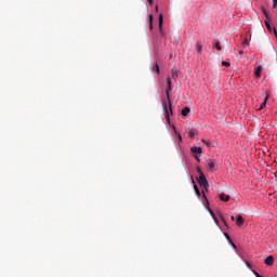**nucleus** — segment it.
I'll return each instance as SVG.
<instances>
[{
    "label": "nucleus",
    "instance_id": "11",
    "mask_svg": "<svg viewBox=\"0 0 277 277\" xmlns=\"http://www.w3.org/2000/svg\"><path fill=\"white\" fill-rule=\"evenodd\" d=\"M262 12L266 18V21H272V16H269V12L265 8H262Z\"/></svg>",
    "mask_w": 277,
    "mask_h": 277
},
{
    "label": "nucleus",
    "instance_id": "29",
    "mask_svg": "<svg viewBox=\"0 0 277 277\" xmlns=\"http://www.w3.org/2000/svg\"><path fill=\"white\" fill-rule=\"evenodd\" d=\"M225 237L228 241H230V236H228V234H225Z\"/></svg>",
    "mask_w": 277,
    "mask_h": 277
},
{
    "label": "nucleus",
    "instance_id": "22",
    "mask_svg": "<svg viewBox=\"0 0 277 277\" xmlns=\"http://www.w3.org/2000/svg\"><path fill=\"white\" fill-rule=\"evenodd\" d=\"M203 144H206V146H211V141H207V140H202Z\"/></svg>",
    "mask_w": 277,
    "mask_h": 277
},
{
    "label": "nucleus",
    "instance_id": "15",
    "mask_svg": "<svg viewBox=\"0 0 277 277\" xmlns=\"http://www.w3.org/2000/svg\"><path fill=\"white\" fill-rule=\"evenodd\" d=\"M269 21L271 19H265L264 23H265V27L268 29V31H272V24H269Z\"/></svg>",
    "mask_w": 277,
    "mask_h": 277
},
{
    "label": "nucleus",
    "instance_id": "32",
    "mask_svg": "<svg viewBox=\"0 0 277 277\" xmlns=\"http://www.w3.org/2000/svg\"><path fill=\"white\" fill-rule=\"evenodd\" d=\"M156 12H159V6L158 5H156Z\"/></svg>",
    "mask_w": 277,
    "mask_h": 277
},
{
    "label": "nucleus",
    "instance_id": "6",
    "mask_svg": "<svg viewBox=\"0 0 277 277\" xmlns=\"http://www.w3.org/2000/svg\"><path fill=\"white\" fill-rule=\"evenodd\" d=\"M190 150L194 153V155H202V147L193 146Z\"/></svg>",
    "mask_w": 277,
    "mask_h": 277
},
{
    "label": "nucleus",
    "instance_id": "34",
    "mask_svg": "<svg viewBox=\"0 0 277 277\" xmlns=\"http://www.w3.org/2000/svg\"><path fill=\"white\" fill-rule=\"evenodd\" d=\"M230 220H232L233 222H235V216H232Z\"/></svg>",
    "mask_w": 277,
    "mask_h": 277
},
{
    "label": "nucleus",
    "instance_id": "12",
    "mask_svg": "<svg viewBox=\"0 0 277 277\" xmlns=\"http://www.w3.org/2000/svg\"><path fill=\"white\" fill-rule=\"evenodd\" d=\"M267 96L264 98V102L259 107V111H263V108L267 107Z\"/></svg>",
    "mask_w": 277,
    "mask_h": 277
},
{
    "label": "nucleus",
    "instance_id": "9",
    "mask_svg": "<svg viewBox=\"0 0 277 277\" xmlns=\"http://www.w3.org/2000/svg\"><path fill=\"white\" fill-rule=\"evenodd\" d=\"M263 71V66H258L255 69H254V76L256 78L261 77V72Z\"/></svg>",
    "mask_w": 277,
    "mask_h": 277
},
{
    "label": "nucleus",
    "instance_id": "18",
    "mask_svg": "<svg viewBox=\"0 0 277 277\" xmlns=\"http://www.w3.org/2000/svg\"><path fill=\"white\" fill-rule=\"evenodd\" d=\"M188 135H189V137H192V138L196 137V130L192 129V130L188 132Z\"/></svg>",
    "mask_w": 277,
    "mask_h": 277
},
{
    "label": "nucleus",
    "instance_id": "8",
    "mask_svg": "<svg viewBox=\"0 0 277 277\" xmlns=\"http://www.w3.org/2000/svg\"><path fill=\"white\" fill-rule=\"evenodd\" d=\"M243 216H241V215H237V219H236V226H239V227H241V226H243Z\"/></svg>",
    "mask_w": 277,
    "mask_h": 277
},
{
    "label": "nucleus",
    "instance_id": "4",
    "mask_svg": "<svg viewBox=\"0 0 277 277\" xmlns=\"http://www.w3.org/2000/svg\"><path fill=\"white\" fill-rule=\"evenodd\" d=\"M172 92V80L170 78H167V98H170V93Z\"/></svg>",
    "mask_w": 277,
    "mask_h": 277
},
{
    "label": "nucleus",
    "instance_id": "23",
    "mask_svg": "<svg viewBox=\"0 0 277 277\" xmlns=\"http://www.w3.org/2000/svg\"><path fill=\"white\" fill-rule=\"evenodd\" d=\"M197 172H198L199 176H202V174H205V173H202V170L200 169V167H197Z\"/></svg>",
    "mask_w": 277,
    "mask_h": 277
},
{
    "label": "nucleus",
    "instance_id": "16",
    "mask_svg": "<svg viewBox=\"0 0 277 277\" xmlns=\"http://www.w3.org/2000/svg\"><path fill=\"white\" fill-rule=\"evenodd\" d=\"M213 49H216V51H222V44H220V42H214Z\"/></svg>",
    "mask_w": 277,
    "mask_h": 277
},
{
    "label": "nucleus",
    "instance_id": "28",
    "mask_svg": "<svg viewBox=\"0 0 277 277\" xmlns=\"http://www.w3.org/2000/svg\"><path fill=\"white\" fill-rule=\"evenodd\" d=\"M196 161H198V163H200V158L198 156H195Z\"/></svg>",
    "mask_w": 277,
    "mask_h": 277
},
{
    "label": "nucleus",
    "instance_id": "10",
    "mask_svg": "<svg viewBox=\"0 0 277 277\" xmlns=\"http://www.w3.org/2000/svg\"><path fill=\"white\" fill-rule=\"evenodd\" d=\"M220 199H221L223 202H228V200H230V196H228V195L222 193V194L220 195Z\"/></svg>",
    "mask_w": 277,
    "mask_h": 277
},
{
    "label": "nucleus",
    "instance_id": "13",
    "mask_svg": "<svg viewBox=\"0 0 277 277\" xmlns=\"http://www.w3.org/2000/svg\"><path fill=\"white\" fill-rule=\"evenodd\" d=\"M151 71H153V72L156 71V72L159 75V72H160L159 64H154L153 67H151Z\"/></svg>",
    "mask_w": 277,
    "mask_h": 277
},
{
    "label": "nucleus",
    "instance_id": "20",
    "mask_svg": "<svg viewBox=\"0 0 277 277\" xmlns=\"http://www.w3.org/2000/svg\"><path fill=\"white\" fill-rule=\"evenodd\" d=\"M222 66H225L226 68H230V63L223 61Z\"/></svg>",
    "mask_w": 277,
    "mask_h": 277
},
{
    "label": "nucleus",
    "instance_id": "7",
    "mask_svg": "<svg viewBox=\"0 0 277 277\" xmlns=\"http://www.w3.org/2000/svg\"><path fill=\"white\" fill-rule=\"evenodd\" d=\"M265 265L272 266L274 265V258L273 255H268L265 260H264Z\"/></svg>",
    "mask_w": 277,
    "mask_h": 277
},
{
    "label": "nucleus",
    "instance_id": "17",
    "mask_svg": "<svg viewBox=\"0 0 277 277\" xmlns=\"http://www.w3.org/2000/svg\"><path fill=\"white\" fill-rule=\"evenodd\" d=\"M189 111H190L189 107H184L182 109V116H187L189 114Z\"/></svg>",
    "mask_w": 277,
    "mask_h": 277
},
{
    "label": "nucleus",
    "instance_id": "27",
    "mask_svg": "<svg viewBox=\"0 0 277 277\" xmlns=\"http://www.w3.org/2000/svg\"><path fill=\"white\" fill-rule=\"evenodd\" d=\"M177 138L180 142H183V136L180 133H177Z\"/></svg>",
    "mask_w": 277,
    "mask_h": 277
},
{
    "label": "nucleus",
    "instance_id": "19",
    "mask_svg": "<svg viewBox=\"0 0 277 277\" xmlns=\"http://www.w3.org/2000/svg\"><path fill=\"white\" fill-rule=\"evenodd\" d=\"M195 193L198 197H200V189L198 188L197 185L194 186Z\"/></svg>",
    "mask_w": 277,
    "mask_h": 277
},
{
    "label": "nucleus",
    "instance_id": "2",
    "mask_svg": "<svg viewBox=\"0 0 277 277\" xmlns=\"http://www.w3.org/2000/svg\"><path fill=\"white\" fill-rule=\"evenodd\" d=\"M199 185L206 189H209V182L207 181V177L205 176V174L199 175V179L197 180Z\"/></svg>",
    "mask_w": 277,
    "mask_h": 277
},
{
    "label": "nucleus",
    "instance_id": "24",
    "mask_svg": "<svg viewBox=\"0 0 277 277\" xmlns=\"http://www.w3.org/2000/svg\"><path fill=\"white\" fill-rule=\"evenodd\" d=\"M246 265H247L248 269H252V263L246 262Z\"/></svg>",
    "mask_w": 277,
    "mask_h": 277
},
{
    "label": "nucleus",
    "instance_id": "1",
    "mask_svg": "<svg viewBox=\"0 0 277 277\" xmlns=\"http://www.w3.org/2000/svg\"><path fill=\"white\" fill-rule=\"evenodd\" d=\"M162 109L163 115L166 117L167 122H170V116H172L174 113L172 110V98L169 97L167 101L162 102Z\"/></svg>",
    "mask_w": 277,
    "mask_h": 277
},
{
    "label": "nucleus",
    "instance_id": "25",
    "mask_svg": "<svg viewBox=\"0 0 277 277\" xmlns=\"http://www.w3.org/2000/svg\"><path fill=\"white\" fill-rule=\"evenodd\" d=\"M176 77H179V76L176 75V72H174V69H172V78L176 79Z\"/></svg>",
    "mask_w": 277,
    "mask_h": 277
},
{
    "label": "nucleus",
    "instance_id": "31",
    "mask_svg": "<svg viewBox=\"0 0 277 277\" xmlns=\"http://www.w3.org/2000/svg\"><path fill=\"white\" fill-rule=\"evenodd\" d=\"M274 34H275V36H276V38H277V31H276V28H274Z\"/></svg>",
    "mask_w": 277,
    "mask_h": 277
},
{
    "label": "nucleus",
    "instance_id": "21",
    "mask_svg": "<svg viewBox=\"0 0 277 277\" xmlns=\"http://www.w3.org/2000/svg\"><path fill=\"white\" fill-rule=\"evenodd\" d=\"M149 29H153V15H149Z\"/></svg>",
    "mask_w": 277,
    "mask_h": 277
},
{
    "label": "nucleus",
    "instance_id": "30",
    "mask_svg": "<svg viewBox=\"0 0 277 277\" xmlns=\"http://www.w3.org/2000/svg\"><path fill=\"white\" fill-rule=\"evenodd\" d=\"M147 2L149 3V5H153V0H147Z\"/></svg>",
    "mask_w": 277,
    "mask_h": 277
},
{
    "label": "nucleus",
    "instance_id": "26",
    "mask_svg": "<svg viewBox=\"0 0 277 277\" xmlns=\"http://www.w3.org/2000/svg\"><path fill=\"white\" fill-rule=\"evenodd\" d=\"M273 8H274V9L277 8V0H273Z\"/></svg>",
    "mask_w": 277,
    "mask_h": 277
},
{
    "label": "nucleus",
    "instance_id": "35",
    "mask_svg": "<svg viewBox=\"0 0 277 277\" xmlns=\"http://www.w3.org/2000/svg\"><path fill=\"white\" fill-rule=\"evenodd\" d=\"M232 246H233L234 248H236L235 243H232Z\"/></svg>",
    "mask_w": 277,
    "mask_h": 277
},
{
    "label": "nucleus",
    "instance_id": "5",
    "mask_svg": "<svg viewBox=\"0 0 277 277\" xmlns=\"http://www.w3.org/2000/svg\"><path fill=\"white\" fill-rule=\"evenodd\" d=\"M195 48L197 51V55H202V42L197 41Z\"/></svg>",
    "mask_w": 277,
    "mask_h": 277
},
{
    "label": "nucleus",
    "instance_id": "33",
    "mask_svg": "<svg viewBox=\"0 0 277 277\" xmlns=\"http://www.w3.org/2000/svg\"><path fill=\"white\" fill-rule=\"evenodd\" d=\"M202 194H203V198H207V195L205 194V190H202Z\"/></svg>",
    "mask_w": 277,
    "mask_h": 277
},
{
    "label": "nucleus",
    "instance_id": "3",
    "mask_svg": "<svg viewBox=\"0 0 277 277\" xmlns=\"http://www.w3.org/2000/svg\"><path fill=\"white\" fill-rule=\"evenodd\" d=\"M207 168H208V170H210V172H215V170H217V169L215 168V160H213V159H208V160H207Z\"/></svg>",
    "mask_w": 277,
    "mask_h": 277
},
{
    "label": "nucleus",
    "instance_id": "14",
    "mask_svg": "<svg viewBox=\"0 0 277 277\" xmlns=\"http://www.w3.org/2000/svg\"><path fill=\"white\" fill-rule=\"evenodd\" d=\"M158 23H159V29H161V27H163V14L159 15Z\"/></svg>",
    "mask_w": 277,
    "mask_h": 277
}]
</instances>
